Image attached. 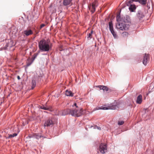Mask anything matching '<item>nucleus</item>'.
<instances>
[{
	"instance_id": "obj_2",
	"label": "nucleus",
	"mask_w": 154,
	"mask_h": 154,
	"mask_svg": "<svg viewBox=\"0 0 154 154\" xmlns=\"http://www.w3.org/2000/svg\"><path fill=\"white\" fill-rule=\"evenodd\" d=\"M38 48L40 50L38 53L41 52H48L51 48L50 45V41L48 39L46 40L43 39L40 40L38 43Z\"/></svg>"
},
{
	"instance_id": "obj_7",
	"label": "nucleus",
	"mask_w": 154,
	"mask_h": 154,
	"mask_svg": "<svg viewBox=\"0 0 154 154\" xmlns=\"http://www.w3.org/2000/svg\"><path fill=\"white\" fill-rule=\"evenodd\" d=\"M126 4L127 6H129V9L130 11L131 12H134V11L136 9L135 5L133 4V3H129V2H126Z\"/></svg>"
},
{
	"instance_id": "obj_27",
	"label": "nucleus",
	"mask_w": 154,
	"mask_h": 154,
	"mask_svg": "<svg viewBox=\"0 0 154 154\" xmlns=\"http://www.w3.org/2000/svg\"><path fill=\"white\" fill-rule=\"evenodd\" d=\"M128 34V33L127 32H125L122 33V35L123 37H125L126 36H127Z\"/></svg>"
},
{
	"instance_id": "obj_28",
	"label": "nucleus",
	"mask_w": 154,
	"mask_h": 154,
	"mask_svg": "<svg viewBox=\"0 0 154 154\" xmlns=\"http://www.w3.org/2000/svg\"><path fill=\"white\" fill-rule=\"evenodd\" d=\"M138 0H129L128 2H129L130 3H133L134 2H137Z\"/></svg>"
},
{
	"instance_id": "obj_33",
	"label": "nucleus",
	"mask_w": 154,
	"mask_h": 154,
	"mask_svg": "<svg viewBox=\"0 0 154 154\" xmlns=\"http://www.w3.org/2000/svg\"><path fill=\"white\" fill-rule=\"evenodd\" d=\"M32 61L30 63H27V65H26L27 66H29L32 63Z\"/></svg>"
},
{
	"instance_id": "obj_30",
	"label": "nucleus",
	"mask_w": 154,
	"mask_h": 154,
	"mask_svg": "<svg viewBox=\"0 0 154 154\" xmlns=\"http://www.w3.org/2000/svg\"><path fill=\"white\" fill-rule=\"evenodd\" d=\"M94 129H97L98 130H101V128L99 127H98L97 126H94Z\"/></svg>"
},
{
	"instance_id": "obj_23",
	"label": "nucleus",
	"mask_w": 154,
	"mask_h": 154,
	"mask_svg": "<svg viewBox=\"0 0 154 154\" xmlns=\"http://www.w3.org/2000/svg\"><path fill=\"white\" fill-rule=\"evenodd\" d=\"M93 33V31L92 30L91 31V32L89 33L88 34V37L87 38L88 39H91L92 38V34Z\"/></svg>"
},
{
	"instance_id": "obj_21",
	"label": "nucleus",
	"mask_w": 154,
	"mask_h": 154,
	"mask_svg": "<svg viewBox=\"0 0 154 154\" xmlns=\"http://www.w3.org/2000/svg\"><path fill=\"white\" fill-rule=\"evenodd\" d=\"M137 2L142 5H145L146 3V0H138Z\"/></svg>"
},
{
	"instance_id": "obj_29",
	"label": "nucleus",
	"mask_w": 154,
	"mask_h": 154,
	"mask_svg": "<svg viewBox=\"0 0 154 154\" xmlns=\"http://www.w3.org/2000/svg\"><path fill=\"white\" fill-rule=\"evenodd\" d=\"M124 122L123 121H119L118 122V124L119 125H122L124 124Z\"/></svg>"
},
{
	"instance_id": "obj_34",
	"label": "nucleus",
	"mask_w": 154,
	"mask_h": 154,
	"mask_svg": "<svg viewBox=\"0 0 154 154\" xmlns=\"http://www.w3.org/2000/svg\"><path fill=\"white\" fill-rule=\"evenodd\" d=\"M45 26V25L44 24H42L40 26V28H42L43 27H44Z\"/></svg>"
},
{
	"instance_id": "obj_25",
	"label": "nucleus",
	"mask_w": 154,
	"mask_h": 154,
	"mask_svg": "<svg viewBox=\"0 0 154 154\" xmlns=\"http://www.w3.org/2000/svg\"><path fill=\"white\" fill-rule=\"evenodd\" d=\"M35 134H31L30 135H29L28 136V137H27V138H35Z\"/></svg>"
},
{
	"instance_id": "obj_11",
	"label": "nucleus",
	"mask_w": 154,
	"mask_h": 154,
	"mask_svg": "<svg viewBox=\"0 0 154 154\" xmlns=\"http://www.w3.org/2000/svg\"><path fill=\"white\" fill-rule=\"evenodd\" d=\"M137 15L138 18L140 20L145 16V14L143 11L139 10L137 13Z\"/></svg>"
},
{
	"instance_id": "obj_6",
	"label": "nucleus",
	"mask_w": 154,
	"mask_h": 154,
	"mask_svg": "<svg viewBox=\"0 0 154 154\" xmlns=\"http://www.w3.org/2000/svg\"><path fill=\"white\" fill-rule=\"evenodd\" d=\"M118 106L116 105L111 104L108 107H100L99 109L107 110L108 109H115L118 108Z\"/></svg>"
},
{
	"instance_id": "obj_4",
	"label": "nucleus",
	"mask_w": 154,
	"mask_h": 154,
	"mask_svg": "<svg viewBox=\"0 0 154 154\" xmlns=\"http://www.w3.org/2000/svg\"><path fill=\"white\" fill-rule=\"evenodd\" d=\"M109 25L110 31L111 33L113 35L114 38H116L117 37V35L116 32L114 31L113 28V25L112 21H110L109 23Z\"/></svg>"
},
{
	"instance_id": "obj_36",
	"label": "nucleus",
	"mask_w": 154,
	"mask_h": 154,
	"mask_svg": "<svg viewBox=\"0 0 154 154\" xmlns=\"http://www.w3.org/2000/svg\"><path fill=\"white\" fill-rule=\"evenodd\" d=\"M47 54H42V55H46Z\"/></svg>"
},
{
	"instance_id": "obj_37",
	"label": "nucleus",
	"mask_w": 154,
	"mask_h": 154,
	"mask_svg": "<svg viewBox=\"0 0 154 154\" xmlns=\"http://www.w3.org/2000/svg\"><path fill=\"white\" fill-rule=\"evenodd\" d=\"M0 36H1V37L2 36H3V35H2V34H1V35H0Z\"/></svg>"
},
{
	"instance_id": "obj_5",
	"label": "nucleus",
	"mask_w": 154,
	"mask_h": 154,
	"mask_svg": "<svg viewBox=\"0 0 154 154\" xmlns=\"http://www.w3.org/2000/svg\"><path fill=\"white\" fill-rule=\"evenodd\" d=\"M99 148L100 152L103 154L107 152V146L106 144L102 143L100 144Z\"/></svg>"
},
{
	"instance_id": "obj_13",
	"label": "nucleus",
	"mask_w": 154,
	"mask_h": 154,
	"mask_svg": "<svg viewBox=\"0 0 154 154\" xmlns=\"http://www.w3.org/2000/svg\"><path fill=\"white\" fill-rule=\"evenodd\" d=\"M149 58L148 55L145 54L143 56V59L142 61L143 63L145 65L147 64V62L149 60Z\"/></svg>"
},
{
	"instance_id": "obj_14",
	"label": "nucleus",
	"mask_w": 154,
	"mask_h": 154,
	"mask_svg": "<svg viewBox=\"0 0 154 154\" xmlns=\"http://www.w3.org/2000/svg\"><path fill=\"white\" fill-rule=\"evenodd\" d=\"M17 135V134L15 133L13 134H8L5 136V137L6 139H9L15 137Z\"/></svg>"
},
{
	"instance_id": "obj_8",
	"label": "nucleus",
	"mask_w": 154,
	"mask_h": 154,
	"mask_svg": "<svg viewBox=\"0 0 154 154\" xmlns=\"http://www.w3.org/2000/svg\"><path fill=\"white\" fill-rule=\"evenodd\" d=\"M54 124L53 120L51 119H49L46 120L44 124L45 127L52 126Z\"/></svg>"
},
{
	"instance_id": "obj_31",
	"label": "nucleus",
	"mask_w": 154,
	"mask_h": 154,
	"mask_svg": "<svg viewBox=\"0 0 154 154\" xmlns=\"http://www.w3.org/2000/svg\"><path fill=\"white\" fill-rule=\"evenodd\" d=\"M38 54V53H35L34 54L33 57V60H34L36 58Z\"/></svg>"
},
{
	"instance_id": "obj_10",
	"label": "nucleus",
	"mask_w": 154,
	"mask_h": 154,
	"mask_svg": "<svg viewBox=\"0 0 154 154\" xmlns=\"http://www.w3.org/2000/svg\"><path fill=\"white\" fill-rule=\"evenodd\" d=\"M72 109H67L62 111V115L65 116L68 114H71L72 115Z\"/></svg>"
},
{
	"instance_id": "obj_20",
	"label": "nucleus",
	"mask_w": 154,
	"mask_h": 154,
	"mask_svg": "<svg viewBox=\"0 0 154 154\" xmlns=\"http://www.w3.org/2000/svg\"><path fill=\"white\" fill-rule=\"evenodd\" d=\"M96 5L94 3L92 5V8L91 10V11L92 13H93L95 11Z\"/></svg>"
},
{
	"instance_id": "obj_16",
	"label": "nucleus",
	"mask_w": 154,
	"mask_h": 154,
	"mask_svg": "<svg viewBox=\"0 0 154 154\" xmlns=\"http://www.w3.org/2000/svg\"><path fill=\"white\" fill-rule=\"evenodd\" d=\"M72 0H63V3L64 6H66L69 5Z\"/></svg>"
},
{
	"instance_id": "obj_35",
	"label": "nucleus",
	"mask_w": 154,
	"mask_h": 154,
	"mask_svg": "<svg viewBox=\"0 0 154 154\" xmlns=\"http://www.w3.org/2000/svg\"><path fill=\"white\" fill-rule=\"evenodd\" d=\"M17 78L18 79H20V77L19 76H17Z\"/></svg>"
},
{
	"instance_id": "obj_32",
	"label": "nucleus",
	"mask_w": 154,
	"mask_h": 154,
	"mask_svg": "<svg viewBox=\"0 0 154 154\" xmlns=\"http://www.w3.org/2000/svg\"><path fill=\"white\" fill-rule=\"evenodd\" d=\"M74 106H75L76 107V108H74V109H77L78 108H79V107L77 105V104L76 103H75L74 105L72 106L73 107H74Z\"/></svg>"
},
{
	"instance_id": "obj_3",
	"label": "nucleus",
	"mask_w": 154,
	"mask_h": 154,
	"mask_svg": "<svg viewBox=\"0 0 154 154\" xmlns=\"http://www.w3.org/2000/svg\"><path fill=\"white\" fill-rule=\"evenodd\" d=\"M85 112V110H83L82 108L73 109L72 112V116L75 117H79L84 115Z\"/></svg>"
},
{
	"instance_id": "obj_12",
	"label": "nucleus",
	"mask_w": 154,
	"mask_h": 154,
	"mask_svg": "<svg viewBox=\"0 0 154 154\" xmlns=\"http://www.w3.org/2000/svg\"><path fill=\"white\" fill-rule=\"evenodd\" d=\"M23 33L24 34V36L25 35L26 36H27L32 35L33 34V32L31 29H27L24 30Z\"/></svg>"
},
{
	"instance_id": "obj_15",
	"label": "nucleus",
	"mask_w": 154,
	"mask_h": 154,
	"mask_svg": "<svg viewBox=\"0 0 154 154\" xmlns=\"http://www.w3.org/2000/svg\"><path fill=\"white\" fill-rule=\"evenodd\" d=\"M142 101V95L140 94L138 95L136 100V102L137 104H140Z\"/></svg>"
},
{
	"instance_id": "obj_24",
	"label": "nucleus",
	"mask_w": 154,
	"mask_h": 154,
	"mask_svg": "<svg viewBox=\"0 0 154 154\" xmlns=\"http://www.w3.org/2000/svg\"><path fill=\"white\" fill-rule=\"evenodd\" d=\"M35 138L37 139H39L42 137L41 135L39 134H35Z\"/></svg>"
},
{
	"instance_id": "obj_18",
	"label": "nucleus",
	"mask_w": 154,
	"mask_h": 154,
	"mask_svg": "<svg viewBox=\"0 0 154 154\" xmlns=\"http://www.w3.org/2000/svg\"><path fill=\"white\" fill-rule=\"evenodd\" d=\"M65 94L67 96L72 97L73 96V94L70 91L67 90L66 91Z\"/></svg>"
},
{
	"instance_id": "obj_17",
	"label": "nucleus",
	"mask_w": 154,
	"mask_h": 154,
	"mask_svg": "<svg viewBox=\"0 0 154 154\" xmlns=\"http://www.w3.org/2000/svg\"><path fill=\"white\" fill-rule=\"evenodd\" d=\"M100 90H103V91H108V88L106 86L103 85H99L98 86Z\"/></svg>"
},
{
	"instance_id": "obj_9",
	"label": "nucleus",
	"mask_w": 154,
	"mask_h": 154,
	"mask_svg": "<svg viewBox=\"0 0 154 154\" xmlns=\"http://www.w3.org/2000/svg\"><path fill=\"white\" fill-rule=\"evenodd\" d=\"M6 44L5 47L1 48V50H6L7 47H12L11 41V39H8L6 41Z\"/></svg>"
},
{
	"instance_id": "obj_1",
	"label": "nucleus",
	"mask_w": 154,
	"mask_h": 154,
	"mask_svg": "<svg viewBox=\"0 0 154 154\" xmlns=\"http://www.w3.org/2000/svg\"><path fill=\"white\" fill-rule=\"evenodd\" d=\"M116 20L118 22L116 24L117 28L122 30H127L129 29L130 26L126 23L129 21L128 17H126L121 18L119 14L116 17Z\"/></svg>"
},
{
	"instance_id": "obj_26",
	"label": "nucleus",
	"mask_w": 154,
	"mask_h": 154,
	"mask_svg": "<svg viewBox=\"0 0 154 154\" xmlns=\"http://www.w3.org/2000/svg\"><path fill=\"white\" fill-rule=\"evenodd\" d=\"M154 88V83H152L151 84L149 87V89H152Z\"/></svg>"
},
{
	"instance_id": "obj_19",
	"label": "nucleus",
	"mask_w": 154,
	"mask_h": 154,
	"mask_svg": "<svg viewBox=\"0 0 154 154\" xmlns=\"http://www.w3.org/2000/svg\"><path fill=\"white\" fill-rule=\"evenodd\" d=\"M39 107L41 109L47 110H49L50 109V107L46 105L45 106L44 105L40 106Z\"/></svg>"
},
{
	"instance_id": "obj_22",
	"label": "nucleus",
	"mask_w": 154,
	"mask_h": 154,
	"mask_svg": "<svg viewBox=\"0 0 154 154\" xmlns=\"http://www.w3.org/2000/svg\"><path fill=\"white\" fill-rule=\"evenodd\" d=\"M36 84V81L35 80H32V89H33L35 86Z\"/></svg>"
}]
</instances>
